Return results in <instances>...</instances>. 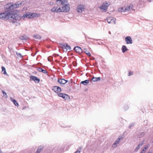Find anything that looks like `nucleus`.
Here are the masks:
<instances>
[{"label":"nucleus","mask_w":153,"mask_h":153,"mask_svg":"<svg viewBox=\"0 0 153 153\" xmlns=\"http://www.w3.org/2000/svg\"><path fill=\"white\" fill-rule=\"evenodd\" d=\"M56 3L61 7V12H67L70 9L69 4L66 0H56Z\"/></svg>","instance_id":"f257e3e1"},{"label":"nucleus","mask_w":153,"mask_h":153,"mask_svg":"<svg viewBox=\"0 0 153 153\" xmlns=\"http://www.w3.org/2000/svg\"><path fill=\"white\" fill-rule=\"evenodd\" d=\"M40 15L39 14L35 13H28L26 14H24L22 16V17L23 18V19H24L25 18L31 19L34 17H39Z\"/></svg>","instance_id":"f03ea898"},{"label":"nucleus","mask_w":153,"mask_h":153,"mask_svg":"<svg viewBox=\"0 0 153 153\" xmlns=\"http://www.w3.org/2000/svg\"><path fill=\"white\" fill-rule=\"evenodd\" d=\"M12 15L10 12H5L0 13V19H6L10 20V18L11 17Z\"/></svg>","instance_id":"7ed1b4c3"},{"label":"nucleus","mask_w":153,"mask_h":153,"mask_svg":"<svg viewBox=\"0 0 153 153\" xmlns=\"http://www.w3.org/2000/svg\"><path fill=\"white\" fill-rule=\"evenodd\" d=\"M12 15L11 17L10 18V20H11V19H14L15 21H19L22 19H23L22 16L19 14H16L14 15L12 13H10Z\"/></svg>","instance_id":"20e7f679"},{"label":"nucleus","mask_w":153,"mask_h":153,"mask_svg":"<svg viewBox=\"0 0 153 153\" xmlns=\"http://www.w3.org/2000/svg\"><path fill=\"white\" fill-rule=\"evenodd\" d=\"M109 2H104L102 5L100 7V8L103 11L106 12L107 10L108 7L110 5Z\"/></svg>","instance_id":"39448f33"},{"label":"nucleus","mask_w":153,"mask_h":153,"mask_svg":"<svg viewBox=\"0 0 153 153\" xmlns=\"http://www.w3.org/2000/svg\"><path fill=\"white\" fill-rule=\"evenodd\" d=\"M20 4H21L20 3ZM19 4H17L16 3L15 4H13L11 3H9L5 6V7L8 9L12 10L14 8H16L19 6Z\"/></svg>","instance_id":"423d86ee"},{"label":"nucleus","mask_w":153,"mask_h":153,"mask_svg":"<svg viewBox=\"0 0 153 153\" xmlns=\"http://www.w3.org/2000/svg\"><path fill=\"white\" fill-rule=\"evenodd\" d=\"M131 8V7L130 6H127L120 7L118 9V10L119 12H126L129 11Z\"/></svg>","instance_id":"0eeeda50"},{"label":"nucleus","mask_w":153,"mask_h":153,"mask_svg":"<svg viewBox=\"0 0 153 153\" xmlns=\"http://www.w3.org/2000/svg\"><path fill=\"white\" fill-rule=\"evenodd\" d=\"M58 96L62 98L65 100L68 101L70 99V97L67 94L60 93L58 94Z\"/></svg>","instance_id":"6e6552de"},{"label":"nucleus","mask_w":153,"mask_h":153,"mask_svg":"<svg viewBox=\"0 0 153 153\" xmlns=\"http://www.w3.org/2000/svg\"><path fill=\"white\" fill-rule=\"evenodd\" d=\"M122 138V137L121 136L119 137L118 138L115 140L114 143L112 145L111 147L113 148H115L120 143V141L121 140Z\"/></svg>","instance_id":"1a4fd4ad"},{"label":"nucleus","mask_w":153,"mask_h":153,"mask_svg":"<svg viewBox=\"0 0 153 153\" xmlns=\"http://www.w3.org/2000/svg\"><path fill=\"white\" fill-rule=\"evenodd\" d=\"M116 19L113 17H109L107 18V21L108 23L115 24Z\"/></svg>","instance_id":"9d476101"},{"label":"nucleus","mask_w":153,"mask_h":153,"mask_svg":"<svg viewBox=\"0 0 153 153\" xmlns=\"http://www.w3.org/2000/svg\"><path fill=\"white\" fill-rule=\"evenodd\" d=\"M51 11L54 13H59L61 12V7H53L51 10Z\"/></svg>","instance_id":"9b49d317"},{"label":"nucleus","mask_w":153,"mask_h":153,"mask_svg":"<svg viewBox=\"0 0 153 153\" xmlns=\"http://www.w3.org/2000/svg\"><path fill=\"white\" fill-rule=\"evenodd\" d=\"M52 90L56 93H59L61 91V88L57 86H55L52 87Z\"/></svg>","instance_id":"f8f14e48"},{"label":"nucleus","mask_w":153,"mask_h":153,"mask_svg":"<svg viewBox=\"0 0 153 153\" xmlns=\"http://www.w3.org/2000/svg\"><path fill=\"white\" fill-rule=\"evenodd\" d=\"M84 10V6L82 5H78L77 7L76 10L78 12L81 13Z\"/></svg>","instance_id":"ddd939ff"},{"label":"nucleus","mask_w":153,"mask_h":153,"mask_svg":"<svg viewBox=\"0 0 153 153\" xmlns=\"http://www.w3.org/2000/svg\"><path fill=\"white\" fill-rule=\"evenodd\" d=\"M125 40L127 44H131L132 43V39L129 36H127L126 37Z\"/></svg>","instance_id":"4468645a"},{"label":"nucleus","mask_w":153,"mask_h":153,"mask_svg":"<svg viewBox=\"0 0 153 153\" xmlns=\"http://www.w3.org/2000/svg\"><path fill=\"white\" fill-rule=\"evenodd\" d=\"M68 82V80L63 79H58V82L61 85H64L66 83Z\"/></svg>","instance_id":"2eb2a0df"},{"label":"nucleus","mask_w":153,"mask_h":153,"mask_svg":"<svg viewBox=\"0 0 153 153\" xmlns=\"http://www.w3.org/2000/svg\"><path fill=\"white\" fill-rule=\"evenodd\" d=\"M30 79L31 80H33L34 81L36 82L39 83V79L37 77L33 76H31L30 77Z\"/></svg>","instance_id":"dca6fc26"},{"label":"nucleus","mask_w":153,"mask_h":153,"mask_svg":"<svg viewBox=\"0 0 153 153\" xmlns=\"http://www.w3.org/2000/svg\"><path fill=\"white\" fill-rule=\"evenodd\" d=\"M74 50L76 53L79 54L81 53L82 52V49L79 47H75L74 48Z\"/></svg>","instance_id":"f3484780"},{"label":"nucleus","mask_w":153,"mask_h":153,"mask_svg":"<svg viewBox=\"0 0 153 153\" xmlns=\"http://www.w3.org/2000/svg\"><path fill=\"white\" fill-rule=\"evenodd\" d=\"M100 77H96L93 76L92 77V80L94 82H97L100 81Z\"/></svg>","instance_id":"a211bd4d"},{"label":"nucleus","mask_w":153,"mask_h":153,"mask_svg":"<svg viewBox=\"0 0 153 153\" xmlns=\"http://www.w3.org/2000/svg\"><path fill=\"white\" fill-rule=\"evenodd\" d=\"M10 22L14 23L16 26H19L20 25V23L19 22L16 21H15L14 19H13H13H11V20H10Z\"/></svg>","instance_id":"6ab92c4d"},{"label":"nucleus","mask_w":153,"mask_h":153,"mask_svg":"<svg viewBox=\"0 0 153 153\" xmlns=\"http://www.w3.org/2000/svg\"><path fill=\"white\" fill-rule=\"evenodd\" d=\"M128 50V48L126 47L125 45H123L122 48V52L123 53L125 52Z\"/></svg>","instance_id":"aec40b11"},{"label":"nucleus","mask_w":153,"mask_h":153,"mask_svg":"<svg viewBox=\"0 0 153 153\" xmlns=\"http://www.w3.org/2000/svg\"><path fill=\"white\" fill-rule=\"evenodd\" d=\"M10 100L13 102V103L14 104V105L16 106H19V104L17 103V101L16 100L13 99L12 97H10Z\"/></svg>","instance_id":"412c9836"},{"label":"nucleus","mask_w":153,"mask_h":153,"mask_svg":"<svg viewBox=\"0 0 153 153\" xmlns=\"http://www.w3.org/2000/svg\"><path fill=\"white\" fill-rule=\"evenodd\" d=\"M143 144V143L139 144L135 149L134 152H137L138 151V149L140 148V147L142 146Z\"/></svg>","instance_id":"4be33fe9"},{"label":"nucleus","mask_w":153,"mask_h":153,"mask_svg":"<svg viewBox=\"0 0 153 153\" xmlns=\"http://www.w3.org/2000/svg\"><path fill=\"white\" fill-rule=\"evenodd\" d=\"M20 38L22 40H26L27 39L28 37L24 35L20 36Z\"/></svg>","instance_id":"5701e85b"},{"label":"nucleus","mask_w":153,"mask_h":153,"mask_svg":"<svg viewBox=\"0 0 153 153\" xmlns=\"http://www.w3.org/2000/svg\"><path fill=\"white\" fill-rule=\"evenodd\" d=\"M89 82V80L88 79L84 81H82L81 82V83L83 84L84 85H86Z\"/></svg>","instance_id":"b1692460"},{"label":"nucleus","mask_w":153,"mask_h":153,"mask_svg":"<svg viewBox=\"0 0 153 153\" xmlns=\"http://www.w3.org/2000/svg\"><path fill=\"white\" fill-rule=\"evenodd\" d=\"M43 149V147L42 146H39L38 149L37 150L36 152V153H40V152H41L42 149Z\"/></svg>","instance_id":"393cba45"},{"label":"nucleus","mask_w":153,"mask_h":153,"mask_svg":"<svg viewBox=\"0 0 153 153\" xmlns=\"http://www.w3.org/2000/svg\"><path fill=\"white\" fill-rule=\"evenodd\" d=\"M67 44L66 43H62L60 44V46L62 48L65 49Z\"/></svg>","instance_id":"a878e982"},{"label":"nucleus","mask_w":153,"mask_h":153,"mask_svg":"<svg viewBox=\"0 0 153 153\" xmlns=\"http://www.w3.org/2000/svg\"><path fill=\"white\" fill-rule=\"evenodd\" d=\"M2 72L3 74H7L5 68L3 66L2 67Z\"/></svg>","instance_id":"bb28decb"},{"label":"nucleus","mask_w":153,"mask_h":153,"mask_svg":"<svg viewBox=\"0 0 153 153\" xmlns=\"http://www.w3.org/2000/svg\"><path fill=\"white\" fill-rule=\"evenodd\" d=\"M34 37L35 38L38 39H41V36L39 35H34Z\"/></svg>","instance_id":"cd10ccee"},{"label":"nucleus","mask_w":153,"mask_h":153,"mask_svg":"<svg viewBox=\"0 0 153 153\" xmlns=\"http://www.w3.org/2000/svg\"><path fill=\"white\" fill-rule=\"evenodd\" d=\"M71 48L67 44L65 48V49H66V51H70L71 50Z\"/></svg>","instance_id":"c85d7f7f"},{"label":"nucleus","mask_w":153,"mask_h":153,"mask_svg":"<svg viewBox=\"0 0 153 153\" xmlns=\"http://www.w3.org/2000/svg\"><path fill=\"white\" fill-rule=\"evenodd\" d=\"M2 93L3 94V95H4V96H5V98H7L8 97V96H7V94L3 90L2 91Z\"/></svg>","instance_id":"c756f323"},{"label":"nucleus","mask_w":153,"mask_h":153,"mask_svg":"<svg viewBox=\"0 0 153 153\" xmlns=\"http://www.w3.org/2000/svg\"><path fill=\"white\" fill-rule=\"evenodd\" d=\"M85 53L88 56H90L91 55V54L87 50H85Z\"/></svg>","instance_id":"7c9ffc66"},{"label":"nucleus","mask_w":153,"mask_h":153,"mask_svg":"<svg viewBox=\"0 0 153 153\" xmlns=\"http://www.w3.org/2000/svg\"><path fill=\"white\" fill-rule=\"evenodd\" d=\"M149 146H150V145L149 144H148L147 145L145 146V147L144 148V149L146 150V149H148V148H149Z\"/></svg>","instance_id":"2f4dec72"},{"label":"nucleus","mask_w":153,"mask_h":153,"mask_svg":"<svg viewBox=\"0 0 153 153\" xmlns=\"http://www.w3.org/2000/svg\"><path fill=\"white\" fill-rule=\"evenodd\" d=\"M16 54L18 56L22 57V54L20 53H16Z\"/></svg>","instance_id":"473e14b6"},{"label":"nucleus","mask_w":153,"mask_h":153,"mask_svg":"<svg viewBox=\"0 0 153 153\" xmlns=\"http://www.w3.org/2000/svg\"><path fill=\"white\" fill-rule=\"evenodd\" d=\"M41 71H42L41 72H42V73L44 74H46L47 73V71L45 70L42 69V70H41Z\"/></svg>","instance_id":"72a5a7b5"},{"label":"nucleus","mask_w":153,"mask_h":153,"mask_svg":"<svg viewBox=\"0 0 153 153\" xmlns=\"http://www.w3.org/2000/svg\"><path fill=\"white\" fill-rule=\"evenodd\" d=\"M133 74V72H132L131 71H130V72H129V73H128V76H131V75H132Z\"/></svg>","instance_id":"f704fd0d"},{"label":"nucleus","mask_w":153,"mask_h":153,"mask_svg":"<svg viewBox=\"0 0 153 153\" xmlns=\"http://www.w3.org/2000/svg\"><path fill=\"white\" fill-rule=\"evenodd\" d=\"M146 151V150L144 149L142 150L140 152L141 153H145Z\"/></svg>","instance_id":"c9c22d12"},{"label":"nucleus","mask_w":153,"mask_h":153,"mask_svg":"<svg viewBox=\"0 0 153 153\" xmlns=\"http://www.w3.org/2000/svg\"><path fill=\"white\" fill-rule=\"evenodd\" d=\"M42 68H38V71L39 72H41L42 71L41 70H42Z\"/></svg>","instance_id":"e433bc0d"},{"label":"nucleus","mask_w":153,"mask_h":153,"mask_svg":"<svg viewBox=\"0 0 153 153\" xmlns=\"http://www.w3.org/2000/svg\"><path fill=\"white\" fill-rule=\"evenodd\" d=\"M80 151L77 150L74 153H80Z\"/></svg>","instance_id":"4c0bfd02"},{"label":"nucleus","mask_w":153,"mask_h":153,"mask_svg":"<svg viewBox=\"0 0 153 153\" xmlns=\"http://www.w3.org/2000/svg\"><path fill=\"white\" fill-rule=\"evenodd\" d=\"M133 125H134L133 124H130L129 126V128H130L133 126Z\"/></svg>","instance_id":"58836bf2"},{"label":"nucleus","mask_w":153,"mask_h":153,"mask_svg":"<svg viewBox=\"0 0 153 153\" xmlns=\"http://www.w3.org/2000/svg\"><path fill=\"white\" fill-rule=\"evenodd\" d=\"M2 151L0 149V153H2Z\"/></svg>","instance_id":"ea45409f"},{"label":"nucleus","mask_w":153,"mask_h":153,"mask_svg":"<svg viewBox=\"0 0 153 153\" xmlns=\"http://www.w3.org/2000/svg\"><path fill=\"white\" fill-rule=\"evenodd\" d=\"M109 33H110V34H111L110 33V32H109Z\"/></svg>","instance_id":"a19ab883"},{"label":"nucleus","mask_w":153,"mask_h":153,"mask_svg":"<svg viewBox=\"0 0 153 153\" xmlns=\"http://www.w3.org/2000/svg\"><path fill=\"white\" fill-rule=\"evenodd\" d=\"M148 153H151L150 152H149Z\"/></svg>","instance_id":"79ce46f5"},{"label":"nucleus","mask_w":153,"mask_h":153,"mask_svg":"<svg viewBox=\"0 0 153 153\" xmlns=\"http://www.w3.org/2000/svg\"><path fill=\"white\" fill-rule=\"evenodd\" d=\"M152 143H153V141H152Z\"/></svg>","instance_id":"37998d69"},{"label":"nucleus","mask_w":153,"mask_h":153,"mask_svg":"<svg viewBox=\"0 0 153 153\" xmlns=\"http://www.w3.org/2000/svg\"><path fill=\"white\" fill-rule=\"evenodd\" d=\"M140 153H141V152H140Z\"/></svg>","instance_id":"c03bdc74"}]
</instances>
